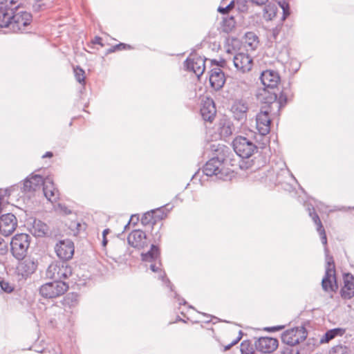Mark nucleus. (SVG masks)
I'll list each match as a JSON object with an SVG mask.
<instances>
[{
    "mask_svg": "<svg viewBox=\"0 0 354 354\" xmlns=\"http://www.w3.org/2000/svg\"><path fill=\"white\" fill-rule=\"evenodd\" d=\"M30 237L25 233L15 235L10 241L11 252L13 257L22 260L26 256L28 249L30 246Z\"/></svg>",
    "mask_w": 354,
    "mask_h": 354,
    "instance_id": "f257e3e1",
    "label": "nucleus"
},
{
    "mask_svg": "<svg viewBox=\"0 0 354 354\" xmlns=\"http://www.w3.org/2000/svg\"><path fill=\"white\" fill-rule=\"evenodd\" d=\"M142 260L143 261L151 262L150 269L153 272H158V279H161L165 283L170 284L169 279H166L165 273L160 268V263L159 261L160 252L157 246L152 244L150 250L146 253H142Z\"/></svg>",
    "mask_w": 354,
    "mask_h": 354,
    "instance_id": "f03ea898",
    "label": "nucleus"
},
{
    "mask_svg": "<svg viewBox=\"0 0 354 354\" xmlns=\"http://www.w3.org/2000/svg\"><path fill=\"white\" fill-rule=\"evenodd\" d=\"M72 274L71 268L66 262H53L48 267L46 276L54 281H62Z\"/></svg>",
    "mask_w": 354,
    "mask_h": 354,
    "instance_id": "7ed1b4c3",
    "label": "nucleus"
},
{
    "mask_svg": "<svg viewBox=\"0 0 354 354\" xmlns=\"http://www.w3.org/2000/svg\"><path fill=\"white\" fill-rule=\"evenodd\" d=\"M232 145L236 153L242 158H250L257 149L252 140L241 136L234 139Z\"/></svg>",
    "mask_w": 354,
    "mask_h": 354,
    "instance_id": "20e7f679",
    "label": "nucleus"
},
{
    "mask_svg": "<svg viewBox=\"0 0 354 354\" xmlns=\"http://www.w3.org/2000/svg\"><path fill=\"white\" fill-rule=\"evenodd\" d=\"M31 21L32 15L30 12L15 10L9 30L15 33L25 32L27 31V27L30 25Z\"/></svg>",
    "mask_w": 354,
    "mask_h": 354,
    "instance_id": "39448f33",
    "label": "nucleus"
},
{
    "mask_svg": "<svg viewBox=\"0 0 354 354\" xmlns=\"http://www.w3.org/2000/svg\"><path fill=\"white\" fill-rule=\"evenodd\" d=\"M68 288V286L64 281H53L42 285L39 293L44 298L53 299L64 295Z\"/></svg>",
    "mask_w": 354,
    "mask_h": 354,
    "instance_id": "423d86ee",
    "label": "nucleus"
},
{
    "mask_svg": "<svg viewBox=\"0 0 354 354\" xmlns=\"http://www.w3.org/2000/svg\"><path fill=\"white\" fill-rule=\"evenodd\" d=\"M203 172L206 176H216L223 178L225 176L223 162L218 158H213L208 160L204 166Z\"/></svg>",
    "mask_w": 354,
    "mask_h": 354,
    "instance_id": "0eeeda50",
    "label": "nucleus"
},
{
    "mask_svg": "<svg viewBox=\"0 0 354 354\" xmlns=\"http://www.w3.org/2000/svg\"><path fill=\"white\" fill-rule=\"evenodd\" d=\"M306 338L305 331L303 328H292L283 333L282 342L288 346H295Z\"/></svg>",
    "mask_w": 354,
    "mask_h": 354,
    "instance_id": "6e6552de",
    "label": "nucleus"
},
{
    "mask_svg": "<svg viewBox=\"0 0 354 354\" xmlns=\"http://www.w3.org/2000/svg\"><path fill=\"white\" fill-rule=\"evenodd\" d=\"M55 251L59 259L69 260L74 254V244L70 239L60 241L55 245Z\"/></svg>",
    "mask_w": 354,
    "mask_h": 354,
    "instance_id": "1a4fd4ad",
    "label": "nucleus"
},
{
    "mask_svg": "<svg viewBox=\"0 0 354 354\" xmlns=\"http://www.w3.org/2000/svg\"><path fill=\"white\" fill-rule=\"evenodd\" d=\"M269 108L263 107L256 116L257 129L261 135H266L270 130Z\"/></svg>",
    "mask_w": 354,
    "mask_h": 354,
    "instance_id": "9d476101",
    "label": "nucleus"
},
{
    "mask_svg": "<svg viewBox=\"0 0 354 354\" xmlns=\"http://www.w3.org/2000/svg\"><path fill=\"white\" fill-rule=\"evenodd\" d=\"M17 227V220L16 216L10 213H6L0 217V232L8 236L11 234Z\"/></svg>",
    "mask_w": 354,
    "mask_h": 354,
    "instance_id": "9b49d317",
    "label": "nucleus"
},
{
    "mask_svg": "<svg viewBox=\"0 0 354 354\" xmlns=\"http://www.w3.org/2000/svg\"><path fill=\"white\" fill-rule=\"evenodd\" d=\"M233 63L236 70L242 73L250 71L252 67V59L247 53L236 54L233 58Z\"/></svg>",
    "mask_w": 354,
    "mask_h": 354,
    "instance_id": "f8f14e48",
    "label": "nucleus"
},
{
    "mask_svg": "<svg viewBox=\"0 0 354 354\" xmlns=\"http://www.w3.org/2000/svg\"><path fill=\"white\" fill-rule=\"evenodd\" d=\"M279 345L277 339L269 337H262L255 342L257 350L263 353H270L274 351Z\"/></svg>",
    "mask_w": 354,
    "mask_h": 354,
    "instance_id": "ddd939ff",
    "label": "nucleus"
},
{
    "mask_svg": "<svg viewBox=\"0 0 354 354\" xmlns=\"http://www.w3.org/2000/svg\"><path fill=\"white\" fill-rule=\"evenodd\" d=\"M205 59L200 56L188 57L185 62V67L187 70L193 71L199 77L205 71Z\"/></svg>",
    "mask_w": 354,
    "mask_h": 354,
    "instance_id": "4468645a",
    "label": "nucleus"
},
{
    "mask_svg": "<svg viewBox=\"0 0 354 354\" xmlns=\"http://www.w3.org/2000/svg\"><path fill=\"white\" fill-rule=\"evenodd\" d=\"M248 104L243 100H235L231 107V111L235 120L243 122L247 118V113L248 111Z\"/></svg>",
    "mask_w": 354,
    "mask_h": 354,
    "instance_id": "2eb2a0df",
    "label": "nucleus"
},
{
    "mask_svg": "<svg viewBox=\"0 0 354 354\" xmlns=\"http://www.w3.org/2000/svg\"><path fill=\"white\" fill-rule=\"evenodd\" d=\"M262 84L267 88H275L280 82L279 73L274 70H266L262 72L261 77Z\"/></svg>",
    "mask_w": 354,
    "mask_h": 354,
    "instance_id": "dca6fc26",
    "label": "nucleus"
},
{
    "mask_svg": "<svg viewBox=\"0 0 354 354\" xmlns=\"http://www.w3.org/2000/svg\"><path fill=\"white\" fill-rule=\"evenodd\" d=\"M259 100L262 102L263 103L268 104V107L269 108V110H270V105L272 104H282V102L284 101V103L286 102V98L283 97L281 95L279 97V102H277V95L274 92H270L267 88L263 89L259 95H258Z\"/></svg>",
    "mask_w": 354,
    "mask_h": 354,
    "instance_id": "f3484780",
    "label": "nucleus"
},
{
    "mask_svg": "<svg viewBox=\"0 0 354 354\" xmlns=\"http://www.w3.org/2000/svg\"><path fill=\"white\" fill-rule=\"evenodd\" d=\"M146 234L140 230H135L132 231L127 237L129 244L137 248H142L146 245Z\"/></svg>",
    "mask_w": 354,
    "mask_h": 354,
    "instance_id": "a211bd4d",
    "label": "nucleus"
},
{
    "mask_svg": "<svg viewBox=\"0 0 354 354\" xmlns=\"http://www.w3.org/2000/svg\"><path fill=\"white\" fill-rule=\"evenodd\" d=\"M216 107L214 101L207 98L202 104L201 113L204 120L212 122L216 116Z\"/></svg>",
    "mask_w": 354,
    "mask_h": 354,
    "instance_id": "6ab92c4d",
    "label": "nucleus"
},
{
    "mask_svg": "<svg viewBox=\"0 0 354 354\" xmlns=\"http://www.w3.org/2000/svg\"><path fill=\"white\" fill-rule=\"evenodd\" d=\"M225 82L224 73L219 68H214L211 70L209 75V83L215 90L221 89Z\"/></svg>",
    "mask_w": 354,
    "mask_h": 354,
    "instance_id": "aec40b11",
    "label": "nucleus"
},
{
    "mask_svg": "<svg viewBox=\"0 0 354 354\" xmlns=\"http://www.w3.org/2000/svg\"><path fill=\"white\" fill-rule=\"evenodd\" d=\"M344 285L341 290V296L344 299L354 297V277L348 273L344 277Z\"/></svg>",
    "mask_w": 354,
    "mask_h": 354,
    "instance_id": "412c9836",
    "label": "nucleus"
},
{
    "mask_svg": "<svg viewBox=\"0 0 354 354\" xmlns=\"http://www.w3.org/2000/svg\"><path fill=\"white\" fill-rule=\"evenodd\" d=\"M43 192L46 198L51 202L56 201L59 198V192L50 178L44 180Z\"/></svg>",
    "mask_w": 354,
    "mask_h": 354,
    "instance_id": "4be33fe9",
    "label": "nucleus"
},
{
    "mask_svg": "<svg viewBox=\"0 0 354 354\" xmlns=\"http://www.w3.org/2000/svg\"><path fill=\"white\" fill-rule=\"evenodd\" d=\"M44 180L40 175H32L25 180L23 190L25 192L36 191L44 185Z\"/></svg>",
    "mask_w": 354,
    "mask_h": 354,
    "instance_id": "5701e85b",
    "label": "nucleus"
},
{
    "mask_svg": "<svg viewBox=\"0 0 354 354\" xmlns=\"http://www.w3.org/2000/svg\"><path fill=\"white\" fill-rule=\"evenodd\" d=\"M37 267V261L32 258H27L18 266V270L23 277H28L35 272Z\"/></svg>",
    "mask_w": 354,
    "mask_h": 354,
    "instance_id": "b1692460",
    "label": "nucleus"
},
{
    "mask_svg": "<svg viewBox=\"0 0 354 354\" xmlns=\"http://www.w3.org/2000/svg\"><path fill=\"white\" fill-rule=\"evenodd\" d=\"M322 286L326 292H335L337 289L335 273H331L330 270L326 271L322 281Z\"/></svg>",
    "mask_w": 354,
    "mask_h": 354,
    "instance_id": "393cba45",
    "label": "nucleus"
},
{
    "mask_svg": "<svg viewBox=\"0 0 354 354\" xmlns=\"http://www.w3.org/2000/svg\"><path fill=\"white\" fill-rule=\"evenodd\" d=\"M48 225L40 220L33 219L29 227L30 232L35 236L42 237L48 232Z\"/></svg>",
    "mask_w": 354,
    "mask_h": 354,
    "instance_id": "a878e982",
    "label": "nucleus"
},
{
    "mask_svg": "<svg viewBox=\"0 0 354 354\" xmlns=\"http://www.w3.org/2000/svg\"><path fill=\"white\" fill-rule=\"evenodd\" d=\"M14 8H3L0 6V27L10 29L12 16L15 15Z\"/></svg>",
    "mask_w": 354,
    "mask_h": 354,
    "instance_id": "bb28decb",
    "label": "nucleus"
},
{
    "mask_svg": "<svg viewBox=\"0 0 354 354\" xmlns=\"http://www.w3.org/2000/svg\"><path fill=\"white\" fill-rule=\"evenodd\" d=\"M309 216L312 218L315 224L317 225V231L319 232L321 238L322 243L324 245H326L327 244V238L325 230L322 224V222L319 219V216L316 212H315V209L313 207L312 209L308 208Z\"/></svg>",
    "mask_w": 354,
    "mask_h": 354,
    "instance_id": "cd10ccee",
    "label": "nucleus"
},
{
    "mask_svg": "<svg viewBox=\"0 0 354 354\" xmlns=\"http://www.w3.org/2000/svg\"><path fill=\"white\" fill-rule=\"evenodd\" d=\"M345 332L346 329L342 328H335L328 330L321 337L319 342L321 344L328 343L337 336H342L345 333Z\"/></svg>",
    "mask_w": 354,
    "mask_h": 354,
    "instance_id": "c85d7f7f",
    "label": "nucleus"
},
{
    "mask_svg": "<svg viewBox=\"0 0 354 354\" xmlns=\"http://www.w3.org/2000/svg\"><path fill=\"white\" fill-rule=\"evenodd\" d=\"M245 44L250 46L252 50H254L259 44L258 37L254 32H247L245 34Z\"/></svg>",
    "mask_w": 354,
    "mask_h": 354,
    "instance_id": "c756f323",
    "label": "nucleus"
},
{
    "mask_svg": "<svg viewBox=\"0 0 354 354\" xmlns=\"http://www.w3.org/2000/svg\"><path fill=\"white\" fill-rule=\"evenodd\" d=\"M160 212V209H154L147 212L143 214L141 218V223L146 225H153L156 223V219L154 218V214H156Z\"/></svg>",
    "mask_w": 354,
    "mask_h": 354,
    "instance_id": "7c9ffc66",
    "label": "nucleus"
},
{
    "mask_svg": "<svg viewBox=\"0 0 354 354\" xmlns=\"http://www.w3.org/2000/svg\"><path fill=\"white\" fill-rule=\"evenodd\" d=\"M236 26V21L233 17H226L223 20V30L225 32H230Z\"/></svg>",
    "mask_w": 354,
    "mask_h": 354,
    "instance_id": "2f4dec72",
    "label": "nucleus"
},
{
    "mask_svg": "<svg viewBox=\"0 0 354 354\" xmlns=\"http://www.w3.org/2000/svg\"><path fill=\"white\" fill-rule=\"evenodd\" d=\"M12 189H14L12 187ZM11 188L6 189H0V214L3 212L4 207L7 205L5 201V197L8 196L10 194Z\"/></svg>",
    "mask_w": 354,
    "mask_h": 354,
    "instance_id": "473e14b6",
    "label": "nucleus"
},
{
    "mask_svg": "<svg viewBox=\"0 0 354 354\" xmlns=\"http://www.w3.org/2000/svg\"><path fill=\"white\" fill-rule=\"evenodd\" d=\"M276 16V9L273 6L268 5L263 10V17L266 20H272Z\"/></svg>",
    "mask_w": 354,
    "mask_h": 354,
    "instance_id": "72a5a7b5",
    "label": "nucleus"
},
{
    "mask_svg": "<svg viewBox=\"0 0 354 354\" xmlns=\"http://www.w3.org/2000/svg\"><path fill=\"white\" fill-rule=\"evenodd\" d=\"M325 254L326 259V271L331 270V273H335V264L333 257L328 254V250L325 247Z\"/></svg>",
    "mask_w": 354,
    "mask_h": 354,
    "instance_id": "f704fd0d",
    "label": "nucleus"
},
{
    "mask_svg": "<svg viewBox=\"0 0 354 354\" xmlns=\"http://www.w3.org/2000/svg\"><path fill=\"white\" fill-rule=\"evenodd\" d=\"M74 75L76 80L82 84H85V75L84 71L79 66H76L73 68Z\"/></svg>",
    "mask_w": 354,
    "mask_h": 354,
    "instance_id": "c9c22d12",
    "label": "nucleus"
},
{
    "mask_svg": "<svg viewBox=\"0 0 354 354\" xmlns=\"http://www.w3.org/2000/svg\"><path fill=\"white\" fill-rule=\"evenodd\" d=\"M279 6L283 10V17L282 20H285L286 18L290 15L289 5L287 0H275Z\"/></svg>",
    "mask_w": 354,
    "mask_h": 354,
    "instance_id": "e433bc0d",
    "label": "nucleus"
},
{
    "mask_svg": "<svg viewBox=\"0 0 354 354\" xmlns=\"http://www.w3.org/2000/svg\"><path fill=\"white\" fill-rule=\"evenodd\" d=\"M330 354H348V348L346 346L341 344L333 346L330 351Z\"/></svg>",
    "mask_w": 354,
    "mask_h": 354,
    "instance_id": "4c0bfd02",
    "label": "nucleus"
},
{
    "mask_svg": "<svg viewBox=\"0 0 354 354\" xmlns=\"http://www.w3.org/2000/svg\"><path fill=\"white\" fill-rule=\"evenodd\" d=\"M240 350L242 354H253L252 346L249 342L243 341L240 345Z\"/></svg>",
    "mask_w": 354,
    "mask_h": 354,
    "instance_id": "58836bf2",
    "label": "nucleus"
},
{
    "mask_svg": "<svg viewBox=\"0 0 354 354\" xmlns=\"http://www.w3.org/2000/svg\"><path fill=\"white\" fill-rule=\"evenodd\" d=\"M18 0H0V6L3 8H14L17 10L18 6H16Z\"/></svg>",
    "mask_w": 354,
    "mask_h": 354,
    "instance_id": "ea45409f",
    "label": "nucleus"
},
{
    "mask_svg": "<svg viewBox=\"0 0 354 354\" xmlns=\"http://www.w3.org/2000/svg\"><path fill=\"white\" fill-rule=\"evenodd\" d=\"M281 354H299V351L297 348L293 347V346L287 345L281 350Z\"/></svg>",
    "mask_w": 354,
    "mask_h": 354,
    "instance_id": "a19ab883",
    "label": "nucleus"
},
{
    "mask_svg": "<svg viewBox=\"0 0 354 354\" xmlns=\"http://www.w3.org/2000/svg\"><path fill=\"white\" fill-rule=\"evenodd\" d=\"M0 287L2 290L7 293H10L14 289L12 286L4 280L0 281Z\"/></svg>",
    "mask_w": 354,
    "mask_h": 354,
    "instance_id": "79ce46f5",
    "label": "nucleus"
},
{
    "mask_svg": "<svg viewBox=\"0 0 354 354\" xmlns=\"http://www.w3.org/2000/svg\"><path fill=\"white\" fill-rule=\"evenodd\" d=\"M241 335H242V332L239 331V336L238 337H236L234 340H233L230 344L226 345L224 348V351H226L230 349L232 346L236 344L241 339Z\"/></svg>",
    "mask_w": 354,
    "mask_h": 354,
    "instance_id": "37998d69",
    "label": "nucleus"
},
{
    "mask_svg": "<svg viewBox=\"0 0 354 354\" xmlns=\"http://www.w3.org/2000/svg\"><path fill=\"white\" fill-rule=\"evenodd\" d=\"M56 210L59 211L62 213H64V214H68L71 213V210H69L67 207H66L64 205L59 203L56 207Z\"/></svg>",
    "mask_w": 354,
    "mask_h": 354,
    "instance_id": "c03bdc74",
    "label": "nucleus"
},
{
    "mask_svg": "<svg viewBox=\"0 0 354 354\" xmlns=\"http://www.w3.org/2000/svg\"><path fill=\"white\" fill-rule=\"evenodd\" d=\"M280 32V28L279 27H275L271 30V35L270 38L273 39H276L279 33Z\"/></svg>",
    "mask_w": 354,
    "mask_h": 354,
    "instance_id": "a18cd8bd",
    "label": "nucleus"
},
{
    "mask_svg": "<svg viewBox=\"0 0 354 354\" xmlns=\"http://www.w3.org/2000/svg\"><path fill=\"white\" fill-rule=\"evenodd\" d=\"M127 47H128L129 48H130L129 46H127L123 43H120L113 46V50L126 49Z\"/></svg>",
    "mask_w": 354,
    "mask_h": 354,
    "instance_id": "49530a36",
    "label": "nucleus"
},
{
    "mask_svg": "<svg viewBox=\"0 0 354 354\" xmlns=\"http://www.w3.org/2000/svg\"><path fill=\"white\" fill-rule=\"evenodd\" d=\"M158 209H160V212L156 213V214H154V218H155L156 220V218H158V219H162L165 216V215L162 212L160 208H158Z\"/></svg>",
    "mask_w": 354,
    "mask_h": 354,
    "instance_id": "de8ad7c7",
    "label": "nucleus"
},
{
    "mask_svg": "<svg viewBox=\"0 0 354 354\" xmlns=\"http://www.w3.org/2000/svg\"><path fill=\"white\" fill-rule=\"evenodd\" d=\"M253 3L258 6L266 5L268 0H250Z\"/></svg>",
    "mask_w": 354,
    "mask_h": 354,
    "instance_id": "09e8293b",
    "label": "nucleus"
},
{
    "mask_svg": "<svg viewBox=\"0 0 354 354\" xmlns=\"http://www.w3.org/2000/svg\"><path fill=\"white\" fill-rule=\"evenodd\" d=\"M282 328H283V326H277L271 328H267L266 330H268V331H277L281 330Z\"/></svg>",
    "mask_w": 354,
    "mask_h": 354,
    "instance_id": "8fccbe9b",
    "label": "nucleus"
},
{
    "mask_svg": "<svg viewBox=\"0 0 354 354\" xmlns=\"http://www.w3.org/2000/svg\"><path fill=\"white\" fill-rule=\"evenodd\" d=\"M218 12H219L220 13L224 15V14H227L229 12V10H228L227 6H225V7H221L220 6L218 8Z\"/></svg>",
    "mask_w": 354,
    "mask_h": 354,
    "instance_id": "3c124183",
    "label": "nucleus"
},
{
    "mask_svg": "<svg viewBox=\"0 0 354 354\" xmlns=\"http://www.w3.org/2000/svg\"><path fill=\"white\" fill-rule=\"evenodd\" d=\"M101 41H102V39L101 37H95L93 41V44H100L102 45L101 44Z\"/></svg>",
    "mask_w": 354,
    "mask_h": 354,
    "instance_id": "603ef678",
    "label": "nucleus"
},
{
    "mask_svg": "<svg viewBox=\"0 0 354 354\" xmlns=\"http://www.w3.org/2000/svg\"><path fill=\"white\" fill-rule=\"evenodd\" d=\"M52 156H53V153L50 151H48L44 155L42 156V158H50Z\"/></svg>",
    "mask_w": 354,
    "mask_h": 354,
    "instance_id": "864d4df0",
    "label": "nucleus"
},
{
    "mask_svg": "<svg viewBox=\"0 0 354 354\" xmlns=\"http://www.w3.org/2000/svg\"><path fill=\"white\" fill-rule=\"evenodd\" d=\"M234 1H232L227 6H226L227 7V9L228 10L230 11L232 8H234Z\"/></svg>",
    "mask_w": 354,
    "mask_h": 354,
    "instance_id": "5fc2aeb1",
    "label": "nucleus"
},
{
    "mask_svg": "<svg viewBox=\"0 0 354 354\" xmlns=\"http://www.w3.org/2000/svg\"><path fill=\"white\" fill-rule=\"evenodd\" d=\"M109 233V229H105L104 230L103 232H102V236L103 237H106V234Z\"/></svg>",
    "mask_w": 354,
    "mask_h": 354,
    "instance_id": "6e6d98bb",
    "label": "nucleus"
},
{
    "mask_svg": "<svg viewBox=\"0 0 354 354\" xmlns=\"http://www.w3.org/2000/svg\"><path fill=\"white\" fill-rule=\"evenodd\" d=\"M107 242H108V241H107L106 238V237H103V239H102V245H103L104 247H105V246L106 245Z\"/></svg>",
    "mask_w": 354,
    "mask_h": 354,
    "instance_id": "4d7b16f0",
    "label": "nucleus"
},
{
    "mask_svg": "<svg viewBox=\"0 0 354 354\" xmlns=\"http://www.w3.org/2000/svg\"><path fill=\"white\" fill-rule=\"evenodd\" d=\"M182 304H186V301L183 299H182L181 300L179 299V304L181 305Z\"/></svg>",
    "mask_w": 354,
    "mask_h": 354,
    "instance_id": "13d9d810",
    "label": "nucleus"
},
{
    "mask_svg": "<svg viewBox=\"0 0 354 354\" xmlns=\"http://www.w3.org/2000/svg\"><path fill=\"white\" fill-rule=\"evenodd\" d=\"M4 242V240L3 238L0 237V246L2 245V243Z\"/></svg>",
    "mask_w": 354,
    "mask_h": 354,
    "instance_id": "bf43d9fd",
    "label": "nucleus"
},
{
    "mask_svg": "<svg viewBox=\"0 0 354 354\" xmlns=\"http://www.w3.org/2000/svg\"><path fill=\"white\" fill-rule=\"evenodd\" d=\"M160 234H158V237H157L158 241H159V240H160Z\"/></svg>",
    "mask_w": 354,
    "mask_h": 354,
    "instance_id": "052dcab7",
    "label": "nucleus"
},
{
    "mask_svg": "<svg viewBox=\"0 0 354 354\" xmlns=\"http://www.w3.org/2000/svg\"><path fill=\"white\" fill-rule=\"evenodd\" d=\"M129 222L128 223H127V225L125 226V227H127V225H129Z\"/></svg>",
    "mask_w": 354,
    "mask_h": 354,
    "instance_id": "680f3d73",
    "label": "nucleus"
},
{
    "mask_svg": "<svg viewBox=\"0 0 354 354\" xmlns=\"http://www.w3.org/2000/svg\"><path fill=\"white\" fill-rule=\"evenodd\" d=\"M72 297H76L77 296L76 295H72Z\"/></svg>",
    "mask_w": 354,
    "mask_h": 354,
    "instance_id": "e2e57ef3",
    "label": "nucleus"
}]
</instances>
